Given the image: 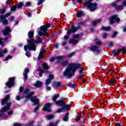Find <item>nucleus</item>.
I'll return each mask as SVG.
<instances>
[{
  "label": "nucleus",
  "instance_id": "nucleus-1",
  "mask_svg": "<svg viewBox=\"0 0 126 126\" xmlns=\"http://www.w3.org/2000/svg\"><path fill=\"white\" fill-rule=\"evenodd\" d=\"M64 57L58 56L57 57L58 63L62 66L68 65V67L66 68L63 73V76H68V77H72L74 76L76 68L80 67V64H77L76 63H72L71 64L68 63L67 61H63Z\"/></svg>",
  "mask_w": 126,
  "mask_h": 126
},
{
  "label": "nucleus",
  "instance_id": "nucleus-2",
  "mask_svg": "<svg viewBox=\"0 0 126 126\" xmlns=\"http://www.w3.org/2000/svg\"><path fill=\"white\" fill-rule=\"evenodd\" d=\"M32 95H34V92H30V89L29 88H26L23 93V96L27 100H29L31 98V102L34 103L33 105H39V99L36 96H32Z\"/></svg>",
  "mask_w": 126,
  "mask_h": 126
},
{
  "label": "nucleus",
  "instance_id": "nucleus-3",
  "mask_svg": "<svg viewBox=\"0 0 126 126\" xmlns=\"http://www.w3.org/2000/svg\"><path fill=\"white\" fill-rule=\"evenodd\" d=\"M42 42V38L39 36L36 37L35 39H32L29 41L28 46L25 45L24 47L25 51H27L28 49L30 51H36V46L35 43L39 44Z\"/></svg>",
  "mask_w": 126,
  "mask_h": 126
},
{
  "label": "nucleus",
  "instance_id": "nucleus-4",
  "mask_svg": "<svg viewBox=\"0 0 126 126\" xmlns=\"http://www.w3.org/2000/svg\"><path fill=\"white\" fill-rule=\"evenodd\" d=\"M50 27L51 25L49 24H47L46 26H42L40 27L39 29H37L38 35H39V36H47V34H48L47 29H48V28Z\"/></svg>",
  "mask_w": 126,
  "mask_h": 126
},
{
  "label": "nucleus",
  "instance_id": "nucleus-5",
  "mask_svg": "<svg viewBox=\"0 0 126 126\" xmlns=\"http://www.w3.org/2000/svg\"><path fill=\"white\" fill-rule=\"evenodd\" d=\"M93 0H89V1H87L85 4L91 11H94L97 6V4L91 2Z\"/></svg>",
  "mask_w": 126,
  "mask_h": 126
},
{
  "label": "nucleus",
  "instance_id": "nucleus-6",
  "mask_svg": "<svg viewBox=\"0 0 126 126\" xmlns=\"http://www.w3.org/2000/svg\"><path fill=\"white\" fill-rule=\"evenodd\" d=\"M11 106V102H8L6 103V106L2 108L0 110V118L4 116V113L7 111H9L10 109V107Z\"/></svg>",
  "mask_w": 126,
  "mask_h": 126
},
{
  "label": "nucleus",
  "instance_id": "nucleus-7",
  "mask_svg": "<svg viewBox=\"0 0 126 126\" xmlns=\"http://www.w3.org/2000/svg\"><path fill=\"white\" fill-rule=\"evenodd\" d=\"M77 30V28L74 26L72 27L70 30H68V32H67V35H65V36H64V40H67V39H68V35H70L71 33H74V32H76Z\"/></svg>",
  "mask_w": 126,
  "mask_h": 126
},
{
  "label": "nucleus",
  "instance_id": "nucleus-8",
  "mask_svg": "<svg viewBox=\"0 0 126 126\" xmlns=\"http://www.w3.org/2000/svg\"><path fill=\"white\" fill-rule=\"evenodd\" d=\"M14 80H15V78H9L8 79V82L6 83V85H7L9 88H11V87L14 85Z\"/></svg>",
  "mask_w": 126,
  "mask_h": 126
},
{
  "label": "nucleus",
  "instance_id": "nucleus-9",
  "mask_svg": "<svg viewBox=\"0 0 126 126\" xmlns=\"http://www.w3.org/2000/svg\"><path fill=\"white\" fill-rule=\"evenodd\" d=\"M10 14H11V12L6 14L5 16L1 15L0 17V20L3 24H7V20H5V17H8V16H10Z\"/></svg>",
  "mask_w": 126,
  "mask_h": 126
},
{
  "label": "nucleus",
  "instance_id": "nucleus-10",
  "mask_svg": "<svg viewBox=\"0 0 126 126\" xmlns=\"http://www.w3.org/2000/svg\"><path fill=\"white\" fill-rule=\"evenodd\" d=\"M120 22V18L117 16H112L109 19V22L111 24H113L114 22Z\"/></svg>",
  "mask_w": 126,
  "mask_h": 126
},
{
  "label": "nucleus",
  "instance_id": "nucleus-11",
  "mask_svg": "<svg viewBox=\"0 0 126 126\" xmlns=\"http://www.w3.org/2000/svg\"><path fill=\"white\" fill-rule=\"evenodd\" d=\"M2 32L3 35L6 36V35H8L11 32V30H10V28L7 27L2 31Z\"/></svg>",
  "mask_w": 126,
  "mask_h": 126
},
{
  "label": "nucleus",
  "instance_id": "nucleus-12",
  "mask_svg": "<svg viewBox=\"0 0 126 126\" xmlns=\"http://www.w3.org/2000/svg\"><path fill=\"white\" fill-rule=\"evenodd\" d=\"M90 50L91 51H92V52H94V53H95L96 55L100 53V50H99V48H98V47L96 46H93L91 47Z\"/></svg>",
  "mask_w": 126,
  "mask_h": 126
},
{
  "label": "nucleus",
  "instance_id": "nucleus-13",
  "mask_svg": "<svg viewBox=\"0 0 126 126\" xmlns=\"http://www.w3.org/2000/svg\"><path fill=\"white\" fill-rule=\"evenodd\" d=\"M51 106H52V104L50 103L45 104L44 107L43 108V111H48V112H50V111H51Z\"/></svg>",
  "mask_w": 126,
  "mask_h": 126
},
{
  "label": "nucleus",
  "instance_id": "nucleus-14",
  "mask_svg": "<svg viewBox=\"0 0 126 126\" xmlns=\"http://www.w3.org/2000/svg\"><path fill=\"white\" fill-rule=\"evenodd\" d=\"M52 86L54 88H56V89H59L60 88V86H61V82H54L52 83Z\"/></svg>",
  "mask_w": 126,
  "mask_h": 126
},
{
  "label": "nucleus",
  "instance_id": "nucleus-15",
  "mask_svg": "<svg viewBox=\"0 0 126 126\" xmlns=\"http://www.w3.org/2000/svg\"><path fill=\"white\" fill-rule=\"evenodd\" d=\"M53 78H54V75H50L49 76L48 79L46 80V81L45 82L46 85H49V84H50V83H51V81L52 80V79H53Z\"/></svg>",
  "mask_w": 126,
  "mask_h": 126
},
{
  "label": "nucleus",
  "instance_id": "nucleus-16",
  "mask_svg": "<svg viewBox=\"0 0 126 126\" xmlns=\"http://www.w3.org/2000/svg\"><path fill=\"white\" fill-rule=\"evenodd\" d=\"M33 85L35 87H37V88H39L41 87L42 85H43V83H42V82L37 81L34 83Z\"/></svg>",
  "mask_w": 126,
  "mask_h": 126
},
{
  "label": "nucleus",
  "instance_id": "nucleus-17",
  "mask_svg": "<svg viewBox=\"0 0 126 126\" xmlns=\"http://www.w3.org/2000/svg\"><path fill=\"white\" fill-rule=\"evenodd\" d=\"M29 72V69L27 68H25L23 73V76L25 80L27 79V78L28 77V76L27 75V74H28Z\"/></svg>",
  "mask_w": 126,
  "mask_h": 126
},
{
  "label": "nucleus",
  "instance_id": "nucleus-18",
  "mask_svg": "<svg viewBox=\"0 0 126 126\" xmlns=\"http://www.w3.org/2000/svg\"><path fill=\"white\" fill-rule=\"evenodd\" d=\"M9 98V95H6L5 98L2 100L1 102V105H2V106H3V105H4V104H5V103H6L7 101H8Z\"/></svg>",
  "mask_w": 126,
  "mask_h": 126
},
{
  "label": "nucleus",
  "instance_id": "nucleus-19",
  "mask_svg": "<svg viewBox=\"0 0 126 126\" xmlns=\"http://www.w3.org/2000/svg\"><path fill=\"white\" fill-rule=\"evenodd\" d=\"M122 51H123L122 53L124 54H126V48H123L121 49H118L117 50L118 54H121L122 53Z\"/></svg>",
  "mask_w": 126,
  "mask_h": 126
},
{
  "label": "nucleus",
  "instance_id": "nucleus-20",
  "mask_svg": "<svg viewBox=\"0 0 126 126\" xmlns=\"http://www.w3.org/2000/svg\"><path fill=\"white\" fill-rule=\"evenodd\" d=\"M102 20L101 19H99L98 20H96L93 22L92 24L93 26H95V25H96V24H98V23H100Z\"/></svg>",
  "mask_w": 126,
  "mask_h": 126
},
{
  "label": "nucleus",
  "instance_id": "nucleus-21",
  "mask_svg": "<svg viewBox=\"0 0 126 126\" xmlns=\"http://www.w3.org/2000/svg\"><path fill=\"white\" fill-rule=\"evenodd\" d=\"M44 50H41L39 54V56H38V60H42V59H43V56H44Z\"/></svg>",
  "mask_w": 126,
  "mask_h": 126
},
{
  "label": "nucleus",
  "instance_id": "nucleus-22",
  "mask_svg": "<svg viewBox=\"0 0 126 126\" xmlns=\"http://www.w3.org/2000/svg\"><path fill=\"white\" fill-rule=\"evenodd\" d=\"M56 104L58 106H63V105H64V102L59 100L58 101H56Z\"/></svg>",
  "mask_w": 126,
  "mask_h": 126
},
{
  "label": "nucleus",
  "instance_id": "nucleus-23",
  "mask_svg": "<svg viewBox=\"0 0 126 126\" xmlns=\"http://www.w3.org/2000/svg\"><path fill=\"white\" fill-rule=\"evenodd\" d=\"M8 52L7 49H1L0 50V53L3 55L2 58L5 54H6Z\"/></svg>",
  "mask_w": 126,
  "mask_h": 126
},
{
  "label": "nucleus",
  "instance_id": "nucleus-24",
  "mask_svg": "<svg viewBox=\"0 0 126 126\" xmlns=\"http://www.w3.org/2000/svg\"><path fill=\"white\" fill-rule=\"evenodd\" d=\"M70 43H71V44H73V45L77 44V43H78V40L75 39V38H73L71 39Z\"/></svg>",
  "mask_w": 126,
  "mask_h": 126
},
{
  "label": "nucleus",
  "instance_id": "nucleus-25",
  "mask_svg": "<svg viewBox=\"0 0 126 126\" xmlns=\"http://www.w3.org/2000/svg\"><path fill=\"white\" fill-rule=\"evenodd\" d=\"M59 97H60V94H57L56 95H55L53 98H52V100L54 102H56V101H57V99H58V98H59Z\"/></svg>",
  "mask_w": 126,
  "mask_h": 126
},
{
  "label": "nucleus",
  "instance_id": "nucleus-26",
  "mask_svg": "<svg viewBox=\"0 0 126 126\" xmlns=\"http://www.w3.org/2000/svg\"><path fill=\"white\" fill-rule=\"evenodd\" d=\"M102 30H104V31H109L111 30V27H102Z\"/></svg>",
  "mask_w": 126,
  "mask_h": 126
},
{
  "label": "nucleus",
  "instance_id": "nucleus-27",
  "mask_svg": "<svg viewBox=\"0 0 126 126\" xmlns=\"http://www.w3.org/2000/svg\"><path fill=\"white\" fill-rule=\"evenodd\" d=\"M34 36V32L30 31L28 33L29 38H32Z\"/></svg>",
  "mask_w": 126,
  "mask_h": 126
},
{
  "label": "nucleus",
  "instance_id": "nucleus-28",
  "mask_svg": "<svg viewBox=\"0 0 126 126\" xmlns=\"http://www.w3.org/2000/svg\"><path fill=\"white\" fill-rule=\"evenodd\" d=\"M75 55V52H71V53H69V54H68L67 55V58H70L72 57H73V56H74Z\"/></svg>",
  "mask_w": 126,
  "mask_h": 126
},
{
  "label": "nucleus",
  "instance_id": "nucleus-29",
  "mask_svg": "<svg viewBox=\"0 0 126 126\" xmlns=\"http://www.w3.org/2000/svg\"><path fill=\"white\" fill-rule=\"evenodd\" d=\"M80 37H81V36H80V35L77 34H75L73 36V38L77 40V39H79V38H80Z\"/></svg>",
  "mask_w": 126,
  "mask_h": 126
},
{
  "label": "nucleus",
  "instance_id": "nucleus-30",
  "mask_svg": "<svg viewBox=\"0 0 126 126\" xmlns=\"http://www.w3.org/2000/svg\"><path fill=\"white\" fill-rule=\"evenodd\" d=\"M42 67L44 69H49V66H48V64L47 63H44L42 64Z\"/></svg>",
  "mask_w": 126,
  "mask_h": 126
},
{
  "label": "nucleus",
  "instance_id": "nucleus-31",
  "mask_svg": "<svg viewBox=\"0 0 126 126\" xmlns=\"http://www.w3.org/2000/svg\"><path fill=\"white\" fill-rule=\"evenodd\" d=\"M63 108H64V109H65V110H66L67 111H68V110H69V109H70V107L68 105H64V104Z\"/></svg>",
  "mask_w": 126,
  "mask_h": 126
},
{
  "label": "nucleus",
  "instance_id": "nucleus-32",
  "mask_svg": "<svg viewBox=\"0 0 126 126\" xmlns=\"http://www.w3.org/2000/svg\"><path fill=\"white\" fill-rule=\"evenodd\" d=\"M110 84H116L117 83V80L116 79H113L110 80L109 82Z\"/></svg>",
  "mask_w": 126,
  "mask_h": 126
},
{
  "label": "nucleus",
  "instance_id": "nucleus-33",
  "mask_svg": "<svg viewBox=\"0 0 126 126\" xmlns=\"http://www.w3.org/2000/svg\"><path fill=\"white\" fill-rule=\"evenodd\" d=\"M46 118L47 120H52V119H54V115H47Z\"/></svg>",
  "mask_w": 126,
  "mask_h": 126
},
{
  "label": "nucleus",
  "instance_id": "nucleus-34",
  "mask_svg": "<svg viewBox=\"0 0 126 126\" xmlns=\"http://www.w3.org/2000/svg\"><path fill=\"white\" fill-rule=\"evenodd\" d=\"M16 8H17V6L14 5L12 7H11V11H15Z\"/></svg>",
  "mask_w": 126,
  "mask_h": 126
},
{
  "label": "nucleus",
  "instance_id": "nucleus-35",
  "mask_svg": "<svg viewBox=\"0 0 126 126\" xmlns=\"http://www.w3.org/2000/svg\"><path fill=\"white\" fill-rule=\"evenodd\" d=\"M124 9V6L123 5H119L116 7L117 10H122Z\"/></svg>",
  "mask_w": 126,
  "mask_h": 126
},
{
  "label": "nucleus",
  "instance_id": "nucleus-36",
  "mask_svg": "<svg viewBox=\"0 0 126 126\" xmlns=\"http://www.w3.org/2000/svg\"><path fill=\"white\" fill-rule=\"evenodd\" d=\"M77 17H82V16H83V12H80L79 13H77Z\"/></svg>",
  "mask_w": 126,
  "mask_h": 126
},
{
  "label": "nucleus",
  "instance_id": "nucleus-37",
  "mask_svg": "<svg viewBox=\"0 0 126 126\" xmlns=\"http://www.w3.org/2000/svg\"><path fill=\"white\" fill-rule=\"evenodd\" d=\"M38 71L40 72V73H39V76H40V77H42V76L43 75L42 73H43V72H44V71L43 70L40 69V68H39L38 69Z\"/></svg>",
  "mask_w": 126,
  "mask_h": 126
},
{
  "label": "nucleus",
  "instance_id": "nucleus-38",
  "mask_svg": "<svg viewBox=\"0 0 126 126\" xmlns=\"http://www.w3.org/2000/svg\"><path fill=\"white\" fill-rule=\"evenodd\" d=\"M64 110V107H63L62 108L58 109L56 111V113H62Z\"/></svg>",
  "mask_w": 126,
  "mask_h": 126
},
{
  "label": "nucleus",
  "instance_id": "nucleus-39",
  "mask_svg": "<svg viewBox=\"0 0 126 126\" xmlns=\"http://www.w3.org/2000/svg\"><path fill=\"white\" fill-rule=\"evenodd\" d=\"M23 5V3L20 2L18 4L17 7H18V8H20L21 7H22Z\"/></svg>",
  "mask_w": 126,
  "mask_h": 126
},
{
  "label": "nucleus",
  "instance_id": "nucleus-40",
  "mask_svg": "<svg viewBox=\"0 0 126 126\" xmlns=\"http://www.w3.org/2000/svg\"><path fill=\"white\" fill-rule=\"evenodd\" d=\"M45 0H39L37 5H41V4H42V3H43L44 2Z\"/></svg>",
  "mask_w": 126,
  "mask_h": 126
},
{
  "label": "nucleus",
  "instance_id": "nucleus-41",
  "mask_svg": "<svg viewBox=\"0 0 126 126\" xmlns=\"http://www.w3.org/2000/svg\"><path fill=\"white\" fill-rule=\"evenodd\" d=\"M33 124H34V122L32 121V122L29 123L27 125V126H33Z\"/></svg>",
  "mask_w": 126,
  "mask_h": 126
},
{
  "label": "nucleus",
  "instance_id": "nucleus-42",
  "mask_svg": "<svg viewBox=\"0 0 126 126\" xmlns=\"http://www.w3.org/2000/svg\"><path fill=\"white\" fill-rule=\"evenodd\" d=\"M63 121H64V122H67V121H68V117L64 116L63 118Z\"/></svg>",
  "mask_w": 126,
  "mask_h": 126
},
{
  "label": "nucleus",
  "instance_id": "nucleus-43",
  "mask_svg": "<svg viewBox=\"0 0 126 126\" xmlns=\"http://www.w3.org/2000/svg\"><path fill=\"white\" fill-rule=\"evenodd\" d=\"M81 118H82V117L81 116H77V117H76L75 120H76V121H78L81 119Z\"/></svg>",
  "mask_w": 126,
  "mask_h": 126
},
{
  "label": "nucleus",
  "instance_id": "nucleus-44",
  "mask_svg": "<svg viewBox=\"0 0 126 126\" xmlns=\"http://www.w3.org/2000/svg\"><path fill=\"white\" fill-rule=\"evenodd\" d=\"M12 59V56H9L8 57H7L5 59V61H8L9 60H10Z\"/></svg>",
  "mask_w": 126,
  "mask_h": 126
},
{
  "label": "nucleus",
  "instance_id": "nucleus-45",
  "mask_svg": "<svg viewBox=\"0 0 126 126\" xmlns=\"http://www.w3.org/2000/svg\"><path fill=\"white\" fill-rule=\"evenodd\" d=\"M33 106H36V108H34V112H36V111H37L38 110V109H39V104L38 105H34Z\"/></svg>",
  "mask_w": 126,
  "mask_h": 126
},
{
  "label": "nucleus",
  "instance_id": "nucleus-46",
  "mask_svg": "<svg viewBox=\"0 0 126 126\" xmlns=\"http://www.w3.org/2000/svg\"><path fill=\"white\" fill-rule=\"evenodd\" d=\"M26 56H27V57H30L31 56V54H30V52L29 51H27L26 53Z\"/></svg>",
  "mask_w": 126,
  "mask_h": 126
},
{
  "label": "nucleus",
  "instance_id": "nucleus-47",
  "mask_svg": "<svg viewBox=\"0 0 126 126\" xmlns=\"http://www.w3.org/2000/svg\"><path fill=\"white\" fill-rule=\"evenodd\" d=\"M55 60H57L58 61V59H57V58H52L50 60V62H54Z\"/></svg>",
  "mask_w": 126,
  "mask_h": 126
},
{
  "label": "nucleus",
  "instance_id": "nucleus-48",
  "mask_svg": "<svg viewBox=\"0 0 126 126\" xmlns=\"http://www.w3.org/2000/svg\"><path fill=\"white\" fill-rule=\"evenodd\" d=\"M117 34H118V32H115L112 34V37L114 38V37H116V36L117 35Z\"/></svg>",
  "mask_w": 126,
  "mask_h": 126
},
{
  "label": "nucleus",
  "instance_id": "nucleus-49",
  "mask_svg": "<svg viewBox=\"0 0 126 126\" xmlns=\"http://www.w3.org/2000/svg\"><path fill=\"white\" fill-rule=\"evenodd\" d=\"M3 40H2V39L0 37V45H3Z\"/></svg>",
  "mask_w": 126,
  "mask_h": 126
},
{
  "label": "nucleus",
  "instance_id": "nucleus-50",
  "mask_svg": "<svg viewBox=\"0 0 126 126\" xmlns=\"http://www.w3.org/2000/svg\"><path fill=\"white\" fill-rule=\"evenodd\" d=\"M107 36H108V34L106 33H104L102 35V38H107Z\"/></svg>",
  "mask_w": 126,
  "mask_h": 126
},
{
  "label": "nucleus",
  "instance_id": "nucleus-51",
  "mask_svg": "<svg viewBox=\"0 0 126 126\" xmlns=\"http://www.w3.org/2000/svg\"><path fill=\"white\" fill-rule=\"evenodd\" d=\"M83 70H84V68L83 67H81L79 71V73L81 74L83 72Z\"/></svg>",
  "mask_w": 126,
  "mask_h": 126
},
{
  "label": "nucleus",
  "instance_id": "nucleus-52",
  "mask_svg": "<svg viewBox=\"0 0 126 126\" xmlns=\"http://www.w3.org/2000/svg\"><path fill=\"white\" fill-rule=\"evenodd\" d=\"M23 90H24V88L23 87H21L19 89L20 92H23Z\"/></svg>",
  "mask_w": 126,
  "mask_h": 126
},
{
  "label": "nucleus",
  "instance_id": "nucleus-53",
  "mask_svg": "<svg viewBox=\"0 0 126 126\" xmlns=\"http://www.w3.org/2000/svg\"><path fill=\"white\" fill-rule=\"evenodd\" d=\"M84 77V75L81 74L79 75V76L78 77V78H83Z\"/></svg>",
  "mask_w": 126,
  "mask_h": 126
},
{
  "label": "nucleus",
  "instance_id": "nucleus-54",
  "mask_svg": "<svg viewBox=\"0 0 126 126\" xmlns=\"http://www.w3.org/2000/svg\"><path fill=\"white\" fill-rule=\"evenodd\" d=\"M5 12V9H2L1 10V13L2 14H3V13H4Z\"/></svg>",
  "mask_w": 126,
  "mask_h": 126
},
{
  "label": "nucleus",
  "instance_id": "nucleus-55",
  "mask_svg": "<svg viewBox=\"0 0 126 126\" xmlns=\"http://www.w3.org/2000/svg\"><path fill=\"white\" fill-rule=\"evenodd\" d=\"M16 100H17V101H20V96H17L16 97Z\"/></svg>",
  "mask_w": 126,
  "mask_h": 126
},
{
  "label": "nucleus",
  "instance_id": "nucleus-56",
  "mask_svg": "<svg viewBox=\"0 0 126 126\" xmlns=\"http://www.w3.org/2000/svg\"><path fill=\"white\" fill-rule=\"evenodd\" d=\"M13 126H21V124H18L17 123H14Z\"/></svg>",
  "mask_w": 126,
  "mask_h": 126
},
{
  "label": "nucleus",
  "instance_id": "nucleus-57",
  "mask_svg": "<svg viewBox=\"0 0 126 126\" xmlns=\"http://www.w3.org/2000/svg\"><path fill=\"white\" fill-rule=\"evenodd\" d=\"M46 89L47 90H48L49 91H50V90H51L52 89L50 87H49V86H47L46 87Z\"/></svg>",
  "mask_w": 126,
  "mask_h": 126
},
{
  "label": "nucleus",
  "instance_id": "nucleus-58",
  "mask_svg": "<svg viewBox=\"0 0 126 126\" xmlns=\"http://www.w3.org/2000/svg\"><path fill=\"white\" fill-rule=\"evenodd\" d=\"M101 44H102V43L101 42V41H96V45H101Z\"/></svg>",
  "mask_w": 126,
  "mask_h": 126
},
{
  "label": "nucleus",
  "instance_id": "nucleus-59",
  "mask_svg": "<svg viewBox=\"0 0 126 126\" xmlns=\"http://www.w3.org/2000/svg\"><path fill=\"white\" fill-rule=\"evenodd\" d=\"M8 115H12V114H13V111H9L8 112Z\"/></svg>",
  "mask_w": 126,
  "mask_h": 126
},
{
  "label": "nucleus",
  "instance_id": "nucleus-60",
  "mask_svg": "<svg viewBox=\"0 0 126 126\" xmlns=\"http://www.w3.org/2000/svg\"><path fill=\"white\" fill-rule=\"evenodd\" d=\"M26 5L27 6H29V5H30V4H31V3L30 2H27L26 3Z\"/></svg>",
  "mask_w": 126,
  "mask_h": 126
},
{
  "label": "nucleus",
  "instance_id": "nucleus-61",
  "mask_svg": "<svg viewBox=\"0 0 126 126\" xmlns=\"http://www.w3.org/2000/svg\"><path fill=\"white\" fill-rule=\"evenodd\" d=\"M113 46H114V43H113V42H110L109 43V47H113Z\"/></svg>",
  "mask_w": 126,
  "mask_h": 126
},
{
  "label": "nucleus",
  "instance_id": "nucleus-62",
  "mask_svg": "<svg viewBox=\"0 0 126 126\" xmlns=\"http://www.w3.org/2000/svg\"><path fill=\"white\" fill-rule=\"evenodd\" d=\"M62 46H65V45H66V42H63L62 43Z\"/></svg>",
  "mask_w": 126,
  "mask_h": 126
},
{
  "label": "nucleus",
  "instance_id": "nucleus-63",
  "mask_svg": "<svg viewBox=\"0 0 126 126\" xmlns=\"http://www.w3.org/2000/svg\"><path fill=\"white\" fill-rule=\"evenodd\" d=\"M122 126V124H120V123H117L115 125V126Z\"/></svg>",
  "mask_w": 126,
  "mask_h": 126
},
{
  "label": "nucleus",
  "instance_id": "nucleus-64",
  "mask_svg": "<svg viewBox=\"0 0 126 126\" xmlns=\"http://www.w3.org/2000/svg\"><path fill=\"white\" fill-rule=\"evenodd\" d=\"M123 5H124V6H126V1H124L123 2Z\"/></svg>",
  "mask_w": 126,
  "mask_h": 126
}]
</instances>
